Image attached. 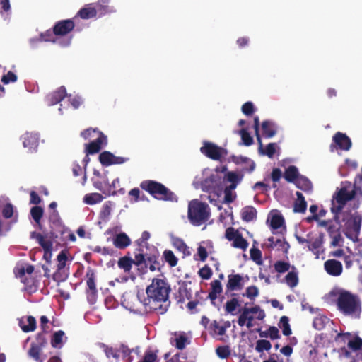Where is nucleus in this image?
<instances>
[{"label": "nucleus", "instance_id": "f257e3e1", "mask_svg": "<svg viewBox=\"0 0 362 362\" xmlns=\"http://www.w3.org/2000/svg\"><path fill=\"white\" fill-rule=\"evenodd\" d=\"M171 291L170 285L160 279L154 278L150 285L146 287V297L142 299L138 296L139 300L144 306L147 313L165 314L170 305L169 294Z\"/></svg>", "mask_w": 362, "mask_h": 362}, {"label": "nucleus", "instance_id": "f03ea898", "mask_svg": "<svg viewBox=\"0 0 362 362\" xmlns=\"http://www.w3.org/2000/svg\"><path fill=\"white\" fill-rule=\"evenodd\" d=\"M338 310L345 316L359 318L361 313V301L357 295L348 291H341L337 299Z\"/></svg>", "mask_w": 362, "mask_h": 362}, {"label": "nucleus", "instance_id": "7ed1b4c3", "mask_svg": "<svg viewBox=\"0 0 362 362\" xmlns=\"http://www.w3.org/2000/svg\"><path fill=\"white\" fill-rule=\"evenodd\" d=\"M140 187L149 193L158 200L177 202V197L167 187L155 180H144L140 183Z\"/></svg>", "mask_w": 362, "mask_h": 362}, {"label": "nucleus", "instance_id": "20e7f679", "mask_svg": "<svg viewBox=\"0 0 362 362\" xmlns=\"http://www.w3.org/2000/svg\"><path fill=\"white\" fill-rule=\"evenodd\" d=\"M210 216L209 205L197 199L191 201L188 205V218L194 226H201L205 223Z\"/></svg>", "mask_w": 362, "mask_h": 362}, {"label": "nucleus", "instance_id": "39448f33", "mask_svg": "<svg viewBox=\"0 0 362 362\" xmlns=\"http://www.w3.org/2000/svg\"><path fill=\"white\" fill-rule=\"evenodd\" d=\"M97 346L103 350L107 358L111 362H119L121 357L125 358L132 353L130 349L124 344L112 346L103 342H99Z\"/></svg>", "mask_w": 362, "mask_h": 362}, {"label": "nucleus", "instance_id": "423d86ee", "mask_svg": "<svg viewBox=\"0 0 362 362\" xmlns=\"http://www.w3.org/2000/svg\"><path fill=\"white\" fill-rule=\"evenodd\" d=\"M355 196L356 192L354 190L348 191L346 187H341L333 195L331 211L334 214L335 218L341 212L346 203L354 199Z\"/></svg>", "mask_w": 362, "mask_h": 362}, {"label": "nucleus", "instance_id": "0eeeda50", "mask_svg": "<svg viewBox=\"0 0 362 362\" xmlns=\"http://www.w3.org/2000/svg\"><path fill=\"white\" fill-rule=\"evenodd\" d=\"M47 345V341L43 333H38L35 341L32 342L28 351V356L35 362H44L47 356L42 353V349Z\"/></svg>", "mask_w": 362, "mask_h": 362}, {"label": "nucleus", "instance_id": "6e6552de", "mask_svg": "<svg viewBox=\"0 0 362 362\" xmlns=\"http://www.w3.org/2000/svg\"><path fill=\"white\" fill-rule=\"evenodd\" d=\"M200 152L213 160L219 161L228 155L226 149L208 141L203 142V146L200 148Z\"/></svg>", "mask_w": 362, "mask_h": 362}, {"label": "nucleus", "instance_id": "1a4fd4ad", "mask_svg": "<svg viewBox=\"0 0 362 362\" xmlns=\"http://www.w3.org/2000/svg\"><path fill=\"white\" fill-rule=\"evenodd\" d=\"M362 217L358 213H354L346 222V228L349 232L346 233V236L353 240H358L361 227Z\"/></svg>", "mask_w": 362, "mask_h": 362}, {"label": "nucleus", "instance_id": "9d476101", "mask_svg": "<svg viewBox=\"0 0 362 362\" xmlns=\"http://www.w3.org/2000/svg\"><path fill=\"white\" fill-rule=\"evenodd\" d=\"M200 186L205 192L217 194L222 189V179L217 174H211L201 182Z\"/></svg>", "mask_w": 362, "mask_h": 362}, {"label": "nucleus", "instance_id": "9b49d317", "mask_svg": "<svg viewBox=\"0 0 362 362\" xmlns=\"http://www.w3.org/2000/svg\"><path fill=\"white\" fill-rule=\"evenodd\" d=\"M86 277L87 279L86 284L88 287L86 289L87 300L89 303L94 304L96 302L98 296V290L95 285L96 277L94 269L88 267L87 268Z\"/></svg>", "mask_w": 362, "mask_h": 362}, {"label": "nucleus", "instance_id": "f8f14e48", "mask_svg": "<svg viewBox=\"0 0 362 362\" xmlns=\"http://www.w3.org/2000/svg\"><path fill=\"white\" fill-rule=\"evenodd\" d=\"M47 235H43L40 233L33 231L30 233V238L37 240L38 244L42 247L44 250V258L47 261H49L52 257V250L53 247L52 240L47 239Z\"/></svg>", "mask_w": 362, "mask_h": 362}, {"label": "nucleus", "instance_id": "ddd939ff", "mask_svg": "<svg viewBox=\"0 0 362 362\" xmlns=\"http://www.w3.org/2000/svg\"><path fill=\"white\" fill-rule=\"evenodd\" d=\"M49 221L51 223L50 238H57L56 232L64 235L67 230V228L63 225L62 221L60 218L59 214L57 210L51 211L49 215Z\"/></svg>", "mask_w": 362, "mask_h": 362}, {"label": "nucleus", "instance_id": "4468645a", "mask_svg": "<svg viewBox=\"0 0 362 362\" xmlns=\"http://www.w3.org/2000/svg\"><path fill=\"white\" fill-rule=\"evenodd\" d=\"M247 314H257V319L259 320H262L266 316L264 310L261 309L259 305H255L252 308L244 307L238 320L239 326L243 327L247 324Z\"/></svg>", "mask_w": 362, "mask_h": 362}, {"label": "nucleus", "instance_id": "2eb2a0df", "mask_svg": "<svg viewBox=\"0 0 362 362\" xmlns=\"http://www.w3.org/2000/svg\"><path fill=\"white\" fill-rule=\"evenodd\" d=\"M107 142V136L103 132H100L99 136H97L95 140L85 145V151L86 154L93 155L97 153L102 148V146L106 145Z\"/></svg>", "mask_w": 362, "mask_h": 362}, {"label": "nucleus", "instance_id": "dca6fc26", "mask_svg": "<svg viewBox=\"0 0 362 362\" xmlns=\"http://www.w3.org/2000/svg\"><path fill=\"white\" fill-rule=\"evenodd\" d=\"M74 27L75 24L72 20H62L55 23L53 27V33L54 35L64 36L72 31Z\"/></svg>", "mask_w": 362, "mask_h": 362}, {"label": "nucleus", "instance_id": "f3484780", "mask_svg": "<svg viewBox=\"0 0 362 362\" xmlns=\"http://www.w3.org/2000/svg\"><path fill=\"white\" fill-rule=\"evenodd\" d=\"M23 145L28 148L29 151L34 152L37 151L39 144V136L36 133L26 132L22 136Z\"/></svg>", "mask_w": 362, "mask_h": 362}, {"label": "nucleus", "instance_id": "a211bd4d", "mask_svg": "<svg viewBox=\"0 0 362 362\" xmlns=\"http://www.w3.org/2000/svg\"><path fill=\"white\" fill-rule=\"evenodd\" d=\"M324 269L329 275L332 276H339L343 272L341 262L334 259L325 261Z\"/></svg>", "mask_w": 362, "mask_h": 362}, {"label": "nucleus", "instance_id": "6ab92c4d", "mask_svg": "<svg viewBox=\"0 0 362 362\" xmlns=\"http://www.w3.org/2000/svg\"><path fill=\"white\" fill-rule=\"evenodd\" d=\"M66 95V89L64 86H62L56 90L47 94L45 97V101L49 106L54 105L61 102Z\"/></svg>", "mask_w": 362, "mask_h": 362}, {"label": "nucleus", "instance_id": "aec40b11", "mask_svg": "<svg viewBox=\"0 0 362 362\" xmlns=\"http://www.w3.org/2000/svg\"><path fill=\"white\" fill-rule=\"evenodd\" d=\"M228 283L226 284V293L238 291L243 287V278L239 274H230L228 276Z\"/></svg>", "mask_w": 362, "mask_h": 362}, {"label": "nucleus", "instance_id": "412c9836", "mask_svg": "<svg viewBox=\"0 0 362 362\" xmlns=\"http://www.w3.org/2000/svg\"><path fill=\"white\" fill-rule=\"evenodd\" d=\"M333 141L344 151H349L351 147V141L349 137L340 132H337L333 136Z\"/></svg>", "mask_w": 362, "mask_h": 362}, {"label": "nucleus", "instance_id": "4be33fe9", "mask_svg": "<svg viewBox=\"0 0 362 362\" xmlns=\"http://www.w3.org/2000/svg\"><path fill=\"white\" fill-rule=\"evenodd\" d=\"M113 245L115 247L124 250L131 245V240L124 233L116 234L112 240Z\"/></svg>", "mask_w": 362, "mask_h": 362}, {"label": "nucleus", "instance_id": "5701e85b", "mask_svg": "<svg viewBox=\"0 0 362 362\" xmlns=\"http://www.w3.org/2000/svg\"><path fill=\"white\" fill-rule=\"evenodd\" d=\"M97 9L93 7L91 4H86L84 7L81 8L76 16H79L82 19H90L95 18L97 16Z\"/></svg>", "mask_w": 362, "mask_h": 362}, {"label": "nucleus", "instance_id": "b1692460", "mask_svg": "<svg viewBox=\"0 0 362 362\" xmlns=\"http://www.w3.org/2000/svg\"><path fill=\"white\" fill-rule=\"evenodd\" d=\"M262 134L265 138H272L276 134L277 127L272 121L265 120L262 123Z\"/></svg>", "mask_w": 362, "mask_h": 362}, {"label": "nucleus", "instance_id": "393cba45", "mask_svg": "<svg viewBox=\"0 0 362 362\" xmlns=\"http://www.w3.org/2000/svg\"><path fill=\"white\" fill-rule=\"evenodd\" d=\"M210 285L211 290L209 293V298L210 299L211 304L215 305V300H216L218 295L222 293L223 288L219 280H214L211 282Z\"/></svg>", "mask_w": 362, "mask_h": 362}, {"label": "nucleus", "instance_id": "a878e982", "mask_svg": "<svg viewBox=\"0 0 362 362\" xmlns=\"http://www.w3.org/2000/svg\"><path fill=\"white\" fill-rule=\"evenodd\" d=\"M110 0H98L96 3L97 13H99L100 16L105 15L106 13H110L115 12V8L110 6L109 4Z\"/></svg>", "mask_w": 362, "mask_h": 362}, {"label": "nucleus", "instance_id": "bb28decb", "mask_svg": "<svg viewBox=\"0 0 362 362\" xmlns=\"http://www.w3.org/2000/svg\"><path fill=\"white\" fill-rule=\"evenodd\" d=\"M296 195L297 197V199L293 205V211L295 213L303 214L307 209V202L301 192H296Z\"/></svg>", "mask_w": 362, "mask_h": 362}, {"label": "nucleus", "instance_id": "cd10ccee", "mask_svg": "<svg viewBox=\"0 0 362 362\" xmlns=\"http://www.w3.org/2000/svg\"><path fill=\"white\" fill-rule=\"evenodd\" d=\"M133 264L138 267V270H139L141 274L147 272L148 264L146 263V257L143 253L135 255L134 259H133Z\"/></svg>", "mask_w": 362, "mask_h": 362}, {"label": "nucleus", "instance_id": "c85d7f7f", "mask_svg": "<svg viewBox=\"0 0 362 362\" xmlns=\"http://www.w3.org/2000/svg\"><path fill=\"white\" fill-rule=\"evenodd\" d=\"M146 263L148 264V268L151 272H155L156 270L160 271L161 268V264L159 261V255L157 254H152L149 255L146 257Z\"/></svg>", "mask_w": 362, "mask_h": 362}, {"label": "nucleus", "instance_id": "c756f323", "mask_svg": "<svg viewBox=\"0 0 362 362\" xmlns=\"http://www.w3.org/2000/svg\"><path fill=\"white\" fill-rule=\"evenodd\" d=\"M241 218L244 221L250 222L256 219L257 211L252 206H247L241 211Z\"/></svg>", "mask_w": 362, "mask_h": 362}, {"label": "nucleus", "instance_id": "7c9ffc66", "mask_svg": "<svg viewBox=\"0 0 362 362\" xmlns=\"http://www.w3.org/2000/svg\"><path fill=\"white\" fill-rule=\"evenodd\" d=\"M295 184L298 189L305 192H310L313 189L312 182L305 176L300 175Z\"/></svg>", "mask_w": 362, "mask_h": 362}, {"label": "nucleus", "instance_id": "2f4dec72", "mask_svg": "<svg viewBox=\"0 0 362 362\" xmlns=\"http://www.w3.org/2000/svg\"><path fill=\"white\" fill-rule=\"evenodd\" d=\"M299 173L298 168L295 165L288 166L284 175V177L288 182H294L299 177Z\"/></svg>", "mask_w": 362, "mask_h": 362}, {"label": "nucleus", "instance_id": "473e14b6", "mask_svg": "<svg viewBox=\"0 0 362 362\" xmlns=\"http://www.w3.org/2000/svg\"><path fill=\"white\" fill-rule=\"evenodd\" d=\"M117 265L124 272L129 274L133 265V259L127 256L120 257L117 262Z\"/></svg>", "mask_w": 362, "mask_h": 362}, {"label": "nucleus", "instance_id": "72a5a7b5", "mask_svg": "<svg viewBox=\"0 0 362 362\" xmlns=\"http://www.w3.org/2000/svg\"><path fill=\"white\" fill-rule=\"evenodd\" d=\"M285 281L291 288H293L298 285L299 279L296 268L294 266H292V271L289 272L285 276Z\"/></svg>", "mask_w": 362, "mask_h": 362}, {"label": "nucleus", "instance_id": "f704fd0d", "mask_svg": "<svg viewBox=\"0 0 362 362\" xmlns=\"http://www.w3.org/2000/svg\"><path fill=\"white\" fill-rule=\"evenodd\" d=\"M236 296L235 293H232L231 296ZM240 306L238 300L236 298L233 297L230 300H228L225 304V311L226 313L235 315V310Z\"/></svg>", "mask_w": 362, "mask_h": 362}, {"label": "nucleus", "instance_id": "c9c22d12", "mask_svg": "<svg viewBox=\"0 0 362 362\" xmlns=\"http://www.w3.org/2000/svg\"><path fill=\"white\" fill-rule=\"evenodd\" d=\"M99 161L103 166L113 165L114 154L110 151H105L99 155Z\"/></svg>", "mask_w": 362, "mask_h": 362}, {"label": "nucleus", "instance_id": "e433bc0d", "mask_svg": "<svg viewBox=\"0 0 362 362\" xmlns=\"http://www.w3.org/2000/svg\"><path fill=\"white\" fill-rule=\"evenodd\" d=\"M68 276V269L66 268H61V269H59V267H57V270L52 275V279L59 284V283L66 281Z\"/></svg>", "mask_w": 362, "mask_h": 362}, {"label": "nucleus", "instance_id": "4c0bfd02", "mask_svg": "<svg viewBox=\"0 0 362 362\" xmlns=\"http://www.w3.org/2000/svg\"><path fill=\"white\" fill-rule=\"evenodd\" d=\"M28 325H23V320H21L19 322L22 330L24 332H33L36 328V320L33 316H28L26 319Z\"/></svg>", "mask_w": 362, "mask_h": 362}, {"label": "nucleus", "instance_id": "58836bf2", "mask_svg": "<svg viewBox=\"0 0 362 362\" xmlns=\"http://www.w3.org/2000/svg\"><path fill=\"white\" fill-rule=\"evenodd\" d=\"M278 325L282 329V333L284 335L289 336L291 334L292 332L289 324L288 317L285 315L281 317Z\"/></svg>", "mask_w": 362, "mask_h": 362}, {"label": "nucleus", "instance_id": "ea45409f", "mask_svg": "<svg viewBox=\"0 0 362 362\" xmlns=\"http://www.w3.org/2000/svg\"><path fill=\"white\" fill-rule=\"evenodd\" d=\"M163 257L170 267H174L177 264L178 259L174 255L173 252L170 250H165L163 252Z\"/></svg>", "mask_w": 362, "mask_h": 362}, {"label": "nucleus", "instance_id": "a19ab883", "mask_svg": "<svg viewBox=\"0 0 362 362\" xmlns=\"http://www.w3.org/2000/svg\"><path fill=\"white\" fill-rule=\"evenodd\" d=\"M209 330L210 331L211 334L218 336H223L226 334L224 327H223L222 325H220L218 322L216 320H213L210 323L209 326Z\"/></svg>", "mask_w": 362, "mask_h": 362}, {"label": "nucleus", "instance_id": "79ce46f5", "mask_svg": "<svg viewBox=\"0 0 362 362\" xmlns=\"http://www.w3.org/2000/svg\"><path fill=\"white\" fill-rule=\"evenodd\" d=\"M103 199V197L99 193L87 194L83 199L84 202L90 205L100 203Z\"/></svg>", "mask_w": 362, "mask_h": 362}, {"label": "nucleus", "instance_id": "37998d69", "mask_svg": "<svg viewBox=\"0 0 362 362\" xmlns=\"http://www.w3.org/2000/svg\"><path fill=\"white\" fill-rule=\"evenodd\" d=\"M268 242H269V247L272 249L275 247L279 246L281 247V249H284L286 252L289 247V245L287 242L283 241L279 238L276 239L273 236L268 238Z\"/></svg>", "mask_w": 362, "mask_h": 362}, {"label": "nucleus", "instance_id": "c03bdc74", "mask_svg": "<svg viewBox=\"0 0 362 362\" xmlns=\"http://www.w3.org/2000/svg\"><path fill=\"white\" fill-rule=\"evenodd\" d=\"M64 336V332L62 330H59L54 332L51 339V345L54 348H60L62 346Z\"/></svg>", "mask_w": 362, "mask_h": 362}, {"label": "nucleus", "instance_id": "a18cd8bd", "mask_svg": "<svg viewBox=\"0 0 362 362\" xmlns=\"http://www.w3.org/2000/svg\"><path fill=\"white\" fill-rule=\"evenodd\" d=\"M274 267L275 271L280 274L288 272L290 268H292L289 262L281 260L276 261L274 264Z\"/></svg>", "mask_w": 362, "mask_h": 362}, {"label": "nucleus", "instance_id": "49530a36", "mask_svg": "<svg viewBox=\"0 0 362 362\" xmlns=\"http://www.w3.org/2000/svg\"><path fill=\"white\" fill-rule=\"evenodd\" d=\"M44 210L41 206H35L31 208L30 215L37 223H40L43 216Z\"/></svg>", "mask_w": 362, "mask_h": 362}, {"label": "nucleus", "instance_id": "de8ad7c7", "mask_svg": "<svg viewBox=\"0 0 362 362\" xmlns=\"http://www.w3.org/2000/svg\"><path fill=\"white\" fill-rule=\"evenodd\" d=\"M323 243V235H320L318 238H315L314 241L308 245V248L310 251H312L314 254H318V250Z\"/></svg>", "mask_w": 362, "mask_h": 362}, {"label": "nucleus", "instance_id": "09e8293b", "mask_svg": "<svg viewBox=\"0 0 362 362\" xmlns=\"http://www.w3.org/2000/svg\"><path fill=\"white\" fill-rule=\"evenodd\" d=\"M272 348V344L269 341L266 339H259L256 342L255 350L259 352L264 351H269Z\"/></svg>", "mask_w": 362, "mask_h": 362}, {"label": "nucleus", "instance_id": "8fccbe9b", "mask_svg": "<svg viewBox=\"0 0 362 362\" xmlns=\"http://www.w3.org/2000/svg\"><path fill=\"white\" fill-rule=\"evenodd\" d=\"M284 223V219L281 215L274 214L272 216L270 226L274 230L280 228Z\"/></svg>", "mask_w": 362, "mask_h": 362}, {"label": "nucleus", "instance_id": "3c124183", "mask_svg": "<svg viewBox=\"0 0 362 362\" xmlns=\"http://www.w3.org/2000/svg\"><path fill=\"white\" fill-rule=\"evenodd\" d=\"M230 349L229 346H219L216 349L217 356L221 359L228 358L230 355Z\"/></svg>", "mask_w": 362, "mask_h": 362}, {"label": "nucleus", "instance_id": "603ef678", "mask_svg": "<svg viewBox=\"0 0 362 362\" xmlns=\"http://www.w3.org/2000/svg\"><path fill=\"white\" fill-rule=\"evenodd\" d=\"M233 246L236 248H240L245 250L248 246L247 241L240 233L236 238L233 240Z\"/></svg>", "mask_w": 362, "mask_h": 362}, {"label": "nucleus", "instance_id": "864d4df0", "mask_svg": "<svg viewBox=\"0 0 362 362\" xmlns=\"http://www.w3.org/2000/svg\"><path fill=\"white\" fill-rule=\"evenodd\" d=\"M347 346L353 351L360 350L362 348V339L356 336L353 339L349 341Z\"/></svg>", "mask_w": 362, "mask_h": 362}, {"label": "nucleus", "instance_id": "5fc2aeb1", "mask_svg": "<svg viewBox=\"0 0 362 362\" xmlns=\"http://www.w3.org/2000/svg\"><path fill=\"white\" fill-rule=\"evenodd\" d=\"M251 259L258 265L262 264V252L258 248L252 247L250 251Z\"/></svg>", "mask_w": 362, "mask_h": 362}, {"label": "nucleus", "instance_id": "6e6d98bb", "mask_svg": "<svg viewBox=\"0 0 362 362\" xmlns=\"http://www.w3.org/2000/svg\"><path fill=\"white\" fill-rule=\"evenodd\" d=\"M276 143H269L266 146L265 149H264L262 148V150H260L259 148V151L262 155H267L269 158H273V156L276 152Z\"/></svg>", "mask_w": 362, "mask_h": 362}, {"label": "nucleus", "instance_id": "4d7b16f0", "mask_svg": "<svg viewBox=\"0 0 362 362\" xmlns=\"http://www.w3.org/2000/svg\"><path fill=\"white\" fill-rule=\"evenodd\" d=\"M238 133L241 136V139L244 145L249 146L253 144V138L246 129H242L238 132Z\"/></svg>", "mask_w": 362, "mask_h": 362}, {"label": "nucleus", "instance_id": "13d9d810", "mask_svg": "<svg viewBox=\"0 0 362 362\" xmlns=\"http://www.w3.org/2000/svg\"><path fill=\"white\" fill-rule=\"evenodd\" d=\"M111 211H112V209H111L110 204H107V203L105 204L103 206V208L100 212V218L103 221H107L111 214Z\"/></svg>", "mask_w": 362, "mask_h": 362}, {"label": "nucleus", "instance_id": "bf43d9fd", "mask_svg": "<svg viewBox=\"0 0 362 362\" xmlns=\"http://www.w3.org/2000/svg\"><path fill=\"white\" fill-rule=\"evenodd\" d=\"M243 296L247 297L250 300L259 296V289L256 286H250L246 288L245 293Z\"/></svg>", "mask_w": 362, "mask_h": 362}, {"label": "nucleus", "instance_id": "052dcab7", "mask_svg": "<svg viewBox=\"0 0 362 362\" xmlns=\"http://www.w3.org/2000/svg\"><path fill=\"white\" fill-rule=\"evenodd\" d=\"M57 259L58 262L57 267H59V269H61V268L64 269L68 259L67 252L66 250H62L57 255Z\"/></svg>", "mask_w": 362, "mask_h": 362}, {"label": "nucleus", "instance_id": "680f3d73", "mask_svg": "<svg viewBox=\"0 0 362 362\" xmlns=\"http://www.w3.org/2000/svg\"><path fill=\"white\" fill-rule=\"evenodd\" d=\"M100 132H101L99 131L97 128H95V129H93V128H88V129H86L84 131L81 132V136L84 139H90L92 137H94L93 134H96L97 136H99V133Z\"/></svg>", "mask_w": 362, "mask_h": 362}, {"label": "nucleus", "instance_id": "e2e57ef3", "mask_svg": "<svg viewBox=\"0 0 362 362\" xmlns=\"http://www.w3.org/2000/svg\"><path fill=\"white\" fill-rule=\"evenodd\" d=\"M198 274L202 279L208 280L211 277L213 273L211 268L208 265H205L199 270Z\"/></svg>", "mask_w": 362, "mask_h": 362}, {"label": "nucleus", "instance_id": "0e129e2a", "mask_svg": "<svg viewBox=\"0 0 362 362\" xmlns=\"http://www.w3.org/2000/svg\"><path fill=\"white\" fill-rule=\"evenodd\" d=\"M17 76L11 71L7 72L6 74H4L1 77V82L4 84H8L9 83H14L17 81Z\"/></svg>", "mask_w": 362, "mask_h": 362}, {"label": "nucleus", "instance_id": "69168bd1", "mask_svg": "<svg viewBox=\"0 0 362 362\" xmlns=\"http://www.w3.org/2000/svg\"><path fill=\"white\" fill-rule=\"evenodd\" d=\"M13 215V206L11 203L6 204L2 209V216L8 219Z\"/></svg>", "mask_w": 362, "mask_h": 362}, {"label": "nucleus", "instance_id": "338daca9", "mask_svg": "<svg viewBox=\"0 0 362 362\" xmlns=\"http://www.w3.org/2000/svg\"><path fill=\"white\" fill-rule=\"evenodd\" d=\"M173 245L176 247L180 252L185 253L186 250H187L188 247L184 240L180 238H175L173 240Z\"/></svg>", "mask_w": 362, "mask_h": 362}, {"label": "nucleus", "instance_id": "774afa93", "mask_svg": "<svg viewBox=\"0 0 362 362\" xmlns=\"http://www.w3.org/2000/svg\"><path fill=\"white\" fill-rule=\"evenodd\" d=\"M243 113L247 116L252 115L255 112V107L252 102L245 103L241 107Z\"/></svg>", "mask_w": 362, "mask_h": 362}]
</instances>
